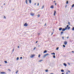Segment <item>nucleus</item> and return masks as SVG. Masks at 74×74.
<instances>
[{"instance_id": "obj_1", "label": "nucleus", "mask_w": 74, "mask_h": 74, "mask_svg": "<svg viewBox=\"0 0 74 74\" xmlns=\"http://www.w3.org/2000/svg\"><path fill=\"white\" fill-rule=\"evenodd\" d=\"M35 56V55L33 54L31 56H30V58H34V57Z\"/></svg>"}, {"instance_id": "obj_2", "label": "nucleus", "mask_w": 74, "mask_h": 74, "mask_svg": "<svg viewBox=\"0 0 74 74\" xmlns=\"http://www.w3.org/2000/svg\"><path fill=\"white\" fill-rule=\"evenodd\" d=\"M28 26V25L26 23H25V24H24V26H25L26 27V26Z\"/></svg>"}, {"instance_id": "obj_3", "label": "nucleus", "mask_w": 74, "mask_h": 74, "mask_svg": "<svg viewBox=\"0 0 74 74\" xmlns=\"http://www.w3.org/2000/svg\"><path fill=\"white\" fill-rule=\"evenodd\" d=\"M47 55H49V54H47L46 55H45L44 56V58H45V56H47Z\"/></svg>"}, {"instance_id": "obj_4", "label": "nucleus", "mask_w": 74, "mask_h": 74, "mask_svg": "<svg viewBox=\"0 0 74 74\" xmlns=\"http://www.w3.org/2000/svg\"><path fill=\"white\" fill-rule=\"evenodd\" d=\"M30 15L31 16H34V13H31Z\"/></svg>"}, {"instance_id": "obj_5", "label": "nucleus", "mask_w": 74, "mask_h": 74, "mask_svg": "<svg viewBox=\"0 0 74 74\" xmlns=\"http://www.w3.org/2000/svg\"><path fill=\"white\" fill-rule=\"evenodd\" d=\"M64 44H65V45H66L67 44V42L66 41L64 42Z\"/></svg>"}, {"instance_id": "obj_6", "label": "nucleus", "mask_w": 74, "mask_h": 74, "mask_svg": "<svg viewBox=\"0 0 74 74\" xmlns=\"http://www.w3.org/2000/svg\"><path fill=\"white\" fill-rule=\"evenodd\" d=\"M56 11L55 10H54V16H55V14H56Z\"/></svg>"}, {"instance_id": "obj_7", "label": "nucleus", "mask_w": 74, "mask_h": 74, "mask_svg": "<svg viewBox=\"0 0 74 74\" xmlns=\"http://www.w3.org/2000/svg\"><path fill=\"white\" fill-rule=\"evenodd\" d=\"M28 1H29V3L31 4L32 3V0H28Z\"/></svg>"}, {"instance_id": "obj_8", "label": "nucleus", "mask_w": 74, "mask_h": 74, "mask_svg": "<svg viewBox=\"0 0 74 74\" xmlns=\"http://www.w3.org/2000/svg\"><path fill=\"white\" fill-rule=\"evenodd\" d=\"M63 64L65 66V67H66V66H67V64H66L64 63Z\"/></svg>"}, {"instance_id": "obj_9", "label": "nucleus", "mask_w": 74, "mask_h": 74, "mask_svg": "<svg viewBox=\"0 0 74 74\" xmlns=\"http://www.w3.org/2000/svg\"><path fill=\"white\" fill-rule=\"evenodd\" d=\"M51 8H53V5H51Z\"/></svg>"}, {"instance_id": "obj_10", "label": "nucleus", "mask_w": 74, "mask_h": 74, "mask_svg": "<svg viewBox=\"0 0 74 74\" xmlns=\"http://www.w3.org/2000/svg\"><path fill=\"white\" fill-rule=\"evenodd\" d=\"M62 29V27H60L59 28V30L60 31V30H61Z\"/></svg>"}, {"instance_id": "obj_11", "label": "nucleus", "mask_w": 74, "mask_h": 74, "mask_svg": "<svg viewBox=\"0 0 74 74\" xmlns=\"http://www.w3.org/2000/svg\"><path fill=\"white\" fill-rule=\"evenodd\" d=\"M44 5L42 6V7L41 8V9L42 10V9H43L44 8Z\"/></svg>"}, {"instance_id": "obj_12", "label": "nucleus", "mask_w": 74, "mask_h": 74, "mask_svg": "<svg viewBox=\"0 0 74 74\" xmlns=\"http://www.w3.org/2000/svg\"><path fill=\"white\" fill-rule=\"evenodd\" d=\"M1 74H5V73L4 72H1Z\"/></svg>"}, {"instance_id": "obj_13", "label": "nucleus", "mask_w": 74, "mask_h": 74, "mask_svg": "<svg viewBox=\"0 0 74 74\" xmlns=\"http://www.w3.org/2000/svg\"><path fill=\"white\" fill-rule=\"evenodd\" d=\"M47 50H45L44 51V53H47Z\"/></svg>"}, {"instance_id": "obj_14", "label": "nucleus", "mask_w": 74, "mask_h": 74, "mask_svg": "<svg viewBox=\"0 0 74 74\" xmlns=\"http://www.w3.org/2000/svg\"><path fill=\"white\" fill-rule=\"evenodd\" d=\"M61 72H64V70H63V69H62L61 70Z\"/></svg>"}, {"instance_id": "obj_15", "label": "nucleus", "mask_w": 74, "mask_h": 74, "mask_svg": "<svg viewBox=\"0 0 74 74\" xmlns=\"http://www.w3.org/2000/svg\"><path fill=\"white\" fill-rule=\"evenodd\" d=\"M65 29H64V28H63L62 29V31H65Z\"/></svg>"}, {"instance_id": "obj_16", "label": "nucleus", "mask_w": 74, "mask_h": 74, "mask_svg": "<svg viewBox=\"0 0 74 74\" xmlns=\"http://www.w3.org/2000/svg\"><path fill=\"white\" fill-rule=\"evenodd\" d=\"M51 54H53V55H55V53L54 52H53L52 53H51Z\"/></svg>"}, {"instance_id": "obj_17", "label": "nucleus", "mask_w": 74, "mask_h": 74, "mask_svg": "<svg viewBox=\"0 0 74 74\" xmlns=\"http://www.w3.org/2000/svg\"><path fill=\"white\" fill-rule=\"evenodd\" d=\"M26 4H27V0H26Z\"/></svg>"}, {"instance_id": "obj_18", "label": "nucleus", "mask_w": 74, "mask_h": 74, "mask_svg": "<svg viewBox=\"0 0 74 74\" xmlns=\"http://www.w3.org/2000/svg\"><path fill=\"white\" fill-rule=\"evenodd\" d=\"M16 60H19V58L18 57H17L16 58Z\"/></svg>"}, {"instance_id": "obj_19", "label": "nucleus", "mask_w": 74, "mask_h": 74, "mask_svg": "<svg viewBox=\"0 0 74 74\" xmlns=\"http://www.w3.org/2000/svg\"><path fill=\"white\" fill-rule=\"evenodd\" d=\"M72 30H73V31H74V27H73L72 29Z\"/></svg>"}, {"instance_id": "obj_20", "label": "nucleus", "mask_w": 74, "mask_h": 74, "mask_svg": "<svg viewBox=\"0 0 74 74\" xmlns=\"http://www.w3.org/2000/svg\"><path fill=\"white\" fill-rule=\"evenodd\" d=\"M63 32H61V34H63Z\"/></svg>"}, {"instance_id": "obj_21", "label": "nucleus", "mask_w": 74, "mask_h": 74, "mask_svg": "<svg viewBox=\"0 0 74 74\" xmlns=\"http://www.w3.org/2000/svg\"><path fill=\"white\" fill-rule=\"evenodd\" d=\"M63 47H64V48H65V47H66V46H65V45H63Z\"/></svg>"}, {"instance_id": "obj_22", "label": "nucleus", "mask_w": 74, "mask_h": 74, "mask_svg": "<svg viewBox=\"0 0 74 74\" xmlns=\"http://www.w3.org/2000/svg\"><path fill=\"white\" fill-rule=\"evenodd\" d=\"M69 3V2L68 1H67L66 4H67Z\"/></svg>"}, {"instance_id": "obj_23", "label": "nucleus", "mask_w": 74, "mask_h": 74, "mask_svg": "<svg viewBox=\"0 0 74 74\" xmlns=\"http://www.w3.org/2000/svg\"><path fill=\"white\" fill-rule=\"evenodd\" d=\"M70 29V27H69L68 28V30H69V29Z\"/></svg>"}, {"instance_id": "obj_24", "label": "nucleus", "mask_w": 74, "mask_h": 74, "mask_svg": "<svg viewBox=\"0 0 74 74\" xmlns=\"http://www.w3.org/2000/svg\"><path fill=\"white\" fill-rule=\"evenodd\" d=\"M53 58H56L55 56L53 55Z\"/></svg>"}, {"instance_id": "obj_25", "label": "nucleus", "mask_w": 74, "mask_h": 74, "mask_svg": "<svg viewBox=\"0 0 74 74\" xmlns=\"http://www.w3.org/2000/svg\"><path fill=\"white\" fill-rule=\"evenodd\" d=\"M42 60H40L39 61V62H42Z\"/></svg>"}, {"instance_id": "obj_26", "label": "nucleus", "mask_w": 74, "mask_h": 74, "mask_svg": "<svg viewBox=\"0 0 74 74\" xmlns=\"http://www.w3.org/2000/svg\"><path fill=\"white\" fill-rule=\"evenodd\" d=\"M62 39H63V40H64V37L62 36Z\"/></svg>"}, {"instance_id": "obj_27", "label": "nucleus", "mask_w": 74, "mask_h": 74, "mask_svg": "<svg viewBox=\"0 0 74 74\" xmlns=\"http://www.w3.org/2000/svg\"><path fill=\"white\" fill-rule=\"evenodd\" d=\"M48 70H45V71L46 72H48Z\"/></svg>"}, {"instance_id": "obj_28", "label": "nucleus", "mask_w": 74, "mask_h": 74, "mask_svg": "<svg viewBox=\"0 0 74 74\" xmlns=\"http://www.w3.org/2000/svg\"><path fill=\"white\" fill-rule=\"evenodd\" d=\"M8 71H11V70L10 69H8Z\"/></svg>"}, {"instance_id": "obj_29", "label": "nucleus", "mask_w": 74, "mask_h": 74, "mask_svg": "<svg viewBox=\"0 0 74 74\" xmlns=\"http://www.w3.org/2000/svg\"><path fill=\"white\" fill-rule=\"evenodd\" d=\"M4 18L5 19H6V17H5V16H4Z\"/></svg>"}, {"instance_id": "obj_30", "label": "nucleus", "mask_w": 74, "mask_h": 74, "mask_svg": "<svg viewBox=\"0 0 74 74\" xmlns=\"http://www.w3.org/2000/svg\"><path fill=\"white\" fill-rule=\"evenodd\" d=\"M5 63H7V62L6 61H5Z\"/></svg>"}, {"instance_id": "obj_31", "label": "nucleus", "mask_w": 74, "mask_h": 74, "mask_svg": "<svg viewBox=\"0 0 74 74\" xmlns=\"http://www.w3.org/2000/svg\"><path fill=\"white\" fill-rule=\"evenodd\" d=\"M57 4V3H55V5H56Z\"/></svg>"}, {"instance_id": "obj_32", "label": "nucleus", "mask_w": 74, "mask_h": 74, "mask_svg": "<svg viewBox=\"0 0 74 74\" xmlns=\"http://www.w3.org/2000/svg\"><path fill=\"white\" fill-rule=\"evenodd\" d=\"M58 49H59V47H57V48H56V50H58Z\"/></svg>"}, {"instance_id": "obj_33", "label": "nucleus", "mask_w": 74, "mask_h": 74, "mask_svg": "<svg viewBox=\"0 0 74 74\" xmlns=\"http://www.w3.org/2000/svg\"><path fill=\"white\" fill-rule=\"evenodd\" d=\"M40 55H39V56H38V58H40Z\"/></svg>"}, {"instance_id": "obj_34", "label": "nucleus", "mask_w": 74, "mask_h": 74, "mask_svg": "<svg viewBox=\"0 0 74 74\" xmlns=\"http://www.w3.org/2000/svg\"><path fill=\"white\" fill-rule=\"evenodd\" d=\"M36 48V47H34V50H35Z\"/></svg>"}, {"instance_id": "obj_35", "label": "nucleus", "mask_w": 74, "mask_h": 74, "mask_svg": "<svg viewBox=\"0 0 74 74\" xmlns=\"http://www.w3.org/2000/svg\"><path fill=\"white\" fill-rule=\"evenodd\" d=\"M38 18H39V17H40V15L38 14Z\"/></svg>"}, {"instance_id": "obj_36", "label": "nucleus", "mask_w": 74, "mask_h": 74, "mask_svg": "<svg viewBox=\"0 0 74 74\" xmlns=\"http://www.w3.org/2000/svg\"><path fill=\"white\" fill-rule=\"evenodd\" d=\"M18 71H17L16 72V74H17L18 73Z\"/></svg>"}, {"instance_id": "obj_37", "label": "nucleus", "mask_w": 74, "mask_h": 74, "mask_svg": "<svg viewBox=\"0 0 74 74\" xmlns=\"http://www.w3.org/2000/svg\"><path fill=\"white\" fill-rule=\"evenodd\" d=\"M68 24H69V25H70V22H68Z\"/></svg>"}, {"instance_id": "obj_38", "label": "nucleus", "mask_w": 74, "mask_h": 74, "mask_svg": "<svg viewBox=\"0 0 74 74\" xmlns=\"http://www.w3.org/2000/svg\"><path fill=\"white\" fill-rule=\"evenodd\" d=\"M67 29V27H66L65 28V30H66Z\"/></svg>"}, {"instance_id": "obj_39", "label": "nucleus", "mask_w": 74, "mask_h": 74, "mask_svg": "<svg viewBox=\"0 0 74 74\" xmlns=\"http://www.w3.org/2000/svg\"><path fill=\"white\" fill-rule=\"evenodd\" d=\"M68 64H69V65H70V64L69 63H68Z\"/></svg>"}, {"instance_id": "obj_40", "label": "nucleus", "mask_w": 74, "mask_h": 74, "mask_svg": "<svg viewBox=\"0 0 74 74\" xmlns=\"http://www.w3.org/2000/svg\"><path fill=\"white\" fill-rule=\"evenodd\" d=\"M20 59H22V57H20Z\"/></svg>"}, {"instance_id": "obj_41", "label": "nucleus", "mask_w": 74, "mask_h": 74, "mask_svg": "<svg viewBox=\"0 0 74 74\" xmlns=\"http://www.w3.org/2000/svg\"><path fill=\"white\" fill-rule=\"evenodd\" d=\"M69 27V25H67L66 27Z\"/></svg>"}, {"instance_id": "obj_42", "label": "nucleus", "mask_w": 74, "mask_h": 74, "mask_svg": "<svg viewBox=\"0 0 74 74\" xmlns=\"http://www.w3.org/2000/svg\"><path fill=\"white\" fill-rule=\"evenodd\" d=\"M47 25V24L45 23V26H46V25Z\"/></svg>"}, {"instance_id": "obj_43", "label": "nucleus", "mask_w": 74, "mask_h": 74, "mask_svg": "<svg viewBox=\"0 0 74 74\" xmlns=\"http://www.w3.org/2000/svg\"><path fill=\"white\" fill-rule=\"evenodd\" d=\"M56 2V1H53V3H55Z\"/></svg>"}, {"instance_id": "obj_44", "label": "nucleus", "mask_w": 74, "mask_h": 74, "mask_svg": "<svg viewBox=\"0 0 74 74\" xmlns=\"http://www.w3.org/2000/svg\"><path fill=\"white\" fill-rule=\"evenodd\" d=\"M39 5V3H38V6Z\"/></svg>"}, {"instance_id": "obj_45", "label": "nucleus", "mask_w": 74, "mask_h": 74, "mask_svg": "<svg viewBox=\"0 0 74 74\" xmlns=\"http://www.w3.org/2000/svg\"><path fill=\"white\" fill-rule=\"evenodd\" d=\"M53 33H52L51 35H52V34H53Z\"/></svg>"}, {"instance_id": "obj_46", "label": "nucleus", "mask_w": 74, "mask_h": 74, "mask_svg": "<svg viewBox=\"0 0 74 74\" xmlns=\"http://www.w3.org/2000/svg\"><path fill=\"white\" fill-rule=\"evenodd\" d=\"M69 38V36H68V37H67V38Z\"/></svg>"}, {"instance_id": "obj_47", "label": "nucleus", "mask_w": 74, "mask_h": 74, "mask_svg": "<svg viewBox=\"0 0 74 74\" xmlns=\"http://www.w3.org/2000/svg\"><path fill=\"white\" fill-rule=\"evenodd\" d=\"M37 42H38V41H37L36 42V43H37Z\"/></svg>"}, {"instance_id": "obj_48", "label": "nucleus", "mask_w": 74, "mask_h": 74, "mask_svg": "<svg viewBox=\"0 0 74 74\" xmlns=\"http://www.w3.org/2000/svg\"><path fill=\"white\" fill-rule=\"evenodd\" d=\"M68 71L69 72V73H70V71Z\"/></svg>"}, {"instance_id": "obj_49", "label": "nucleus", "mask_w": 74, "mask_h": 74, "mask_svg": "<svg viewBox=\"0 0 74 74\" xmlns=\"http://www.w3.org/2000/svg\"><path fill=\"white\" fill-rule=\"evenodd\" d=\"M66 74H68V73L67 72H66Z\"/></svg>"}, {"instance_id": "obj_50", "label": "nucleus", "mask_w": 74, "mask_h": 74, "mask_svg": "<svg viewBox=\"0 0 74 74\" xmlns=\"http://www.w3.org/2000/svg\"><path fill=\"white\" fill-rule=\"evenodd\" d=\"M14 49H13L12 51L13 52H14Z\"/></svg>"}, {"instance_id": "obj_51", "label": "nucleus", "mask_w": 74, "mask_h": 74, "mask_svg": "<svg viewBox=\"0 0 74 74\" xmlns=\"http://www.w3.org/2000/svg\"><path fill=\"white\" fill-rule=\"evenodd\" d=\"M72 52H73V53H74V51H72Z\"/></svg>"}, {"instance_id": "obj_52", "label": "nucleus", "mask_w": 74, "mask_h": 74, "mask_svg": "<svg viewBox=\"0 0 74 74\" xmlns=\"http://www.w3.org/2000/svg\"><path fill=\"white\" fill-rule=\"evenodd\" d=\"M35 5H36V3H35L34 4Z\"/></svg>"}, {"instance_id": "obj_53", "label": "nucleus", "mask_w": 74, "mask_h": 74, "mask_svg": "<svg viewBox=\"0 0 74 74\" xmlns=\"http://www.w3.org/2000/svg\"><path fill=\"white\" fill-rule=\"evenodd\" d=\"M18 48H19V46H18Z\"/></svg>"}, {"instance_id": "obj_54", "label": "nucleus", "mask_w": 74, "mask_h": 74, "mask_svg": "<svg viewBox=\"0 0 74 74\" xmlns=\"http://www.w3.org/2000/svg\"><path fill=\"white\" fill-rule=\"evenodd\" d=\"M50 74H53V73H50Z\"/></svg>"}, {"instance_id": "obj_55", "label": "nucleus", "mask_w": 74, "mask_h": 74, "mask_svg": "<svg viewBox=\"0 0 74 74\" xmlns=\"http://www.w3.org/2000/svg\"><path fill=\"white\" fill-rule=\"evenodd\" d=\"M5 3H4L3 4V5H5Z\"/></svg>"}, {"instance_id": "obj_56", "label": "nucleus", "mask_w": 74, "mask_h": 74, "mask_svg": "<svg viewBox=\"0 0 74 74\" xmlns=\"http://www.w3.org/2000/svg\"><path fill=\"white\" fill-rule=\"evenodd\" d=\"M1 66V65H0V66Z\"/></svg>"}, {"instance_id": "obj_57", "label": "nucleus", "mask_w": 74, "mask_h": 74, "mask_svg": "<svg viewBox=\"0 0 74 74\" xmlns=\"http://www.w3.org/2000/svg\"><path fill=\"white\" fill-rule=\"evenodd\" d=\"M66 8V6H65Z\"/></svg>"}]
</instances>
